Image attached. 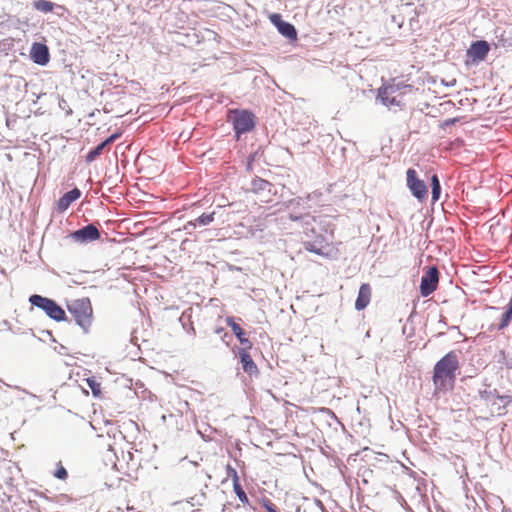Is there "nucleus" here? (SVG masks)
I'll return each mask as SVG.
<instances>
[{
	"label": "nucleus",
	"instance_id": "obj_26",
	"mask_svg": "<svg viewBox=\"0 0 512 512\" xmlns=\"http://www.w3.org/2000/svg\"><path fill=\"white\" fill-rule=\"evenodd\" d=\"M499 44L503 47H512V37L506 35V31H503L499 36Z\"/></svg>",
	"mask_w": 512,
	"mask_h": 512
},
{
	"label": "nucleus",
	"instance_id": "obj_13",
	"mask_svg": "<svg viewBox=\"0 0 512 512\" xmlns=\"http://www.w3.org/2000/svg\"><path fill=\"white\" fill-rule=\"evenodd\" d=\"M394 93L393 87H381L378 90L377 98L382 102L386 107H394L399 106L400 101L396 99V97L392 96Z\"/></svg>",
	"mask_w": 512,
	"mask_h": 512
},
{
	"label": "nucleus",
	"instance_id": "obj_9",
	"mask_svg": "<svg viewBox=\"0 0 512 512\" xmlns=\"http://www.w3.org/2000/svg\"><path fill=\"white\" fill-rule=\"evenodd\" d=\"M69 237L75 242L87 243L98 240L100 238V232L94 224H89L70 233Z\"/></svg>",
	"mask_w": 512,
	"mask_h": 512
},
{
	"label": "nucleus",
	"instance_id": "obj_34",
	"mask_svg": "<svg viewBox=\"0 0 512 512\" xmlns=\"http://www.w3.org/2000/svg\"><path fill=\"white\" fill-rule=\"evenodd\" d=\"M310 232H311V234H315V229H314V227H311ZM304 233L306 234V237H307V238H310V236H311V235H310V233H309V229H308V227H306V228H305Z\"/></svg>",
	"mask_w": 512,
	"mask_h": 512
},
{
	"label": "nucleus",
	"instance_id": "obj_14",
	"mask_svg": "<svg viewBox=\"0 0 512 512\" xmlns=\"http://www.w3.org/2000/svg\"><path fill=\"white\" fill-rule=\"evenodd\" d=\"M81 196V192L78 188H74L68 192H66L57 203V208L59 211L63 212L69 208V206L79 199Z\"/></svg>",
	"mask_w": 512,
	"mask_h": 512
},
{
	"label": "nucleus",
	"instance_id": "obj_32",
	"mask_svg": "<svg viewBox=\"0 0 512 512\" xmlns=\"http://www.w3.org/2000/svg\"><path fill=\"white\" fill-rule=\"evenodd\" d=\"M119 137H120L119 133H114L111 136H109L107 139H105L104 143L108 146L109 144L113 143Z\"/></svg>",
	"mask_w": 512,
	"mask_h": 512
},
{
	"label": "nucleus",
	"instance_id": "obj_8",
	"mask_svg": "<svg viewBox=\"0 0 512 512\" xmlns=\"http://www.w3.org/2000/svg\"><path fill=\"white\" fill-rule=\"evenodd\" d=\"M287 209L289 218L293 221L304 219L306 226H310L312 222L316 221L314 217H311L305 212V207L299 198L289 200L287 202Z\"/></svg>",
	"mask_w": 512,
	"mask_h": 512
},
{
	"label": "nucleus",
	"instance_id": "obj_27",
	"mask_svg": "<svg viewBox=\"0 0 512 512\" xmlns=\"http://www.w3.org/2000/svg\"><path fill=\"white\" fill-rule=\"evenodd\" d=\"M227 476L231 478L233 484L239 483V476L235 468H233L231 465H227L226 467Z\"/></svg>",
	"mask_w": 512,
	"mask_h": 512
},
{
	"label": "nucleus",
	"instance_id": "obj_20",
	"mask_svg": "<svg viewBox=\"0 0 512 512\" xmlns=\"http://www.w3.org/2000/svg\"><path fill=\"white\" fill-rule=\"evenodd\" d=\"M278 31L281 35L288 38L289 40H295L297 38V32L295 27L286 21L281 23V26H279Z\"/></svg>",
	"mask_w": 512,
	"mask_h": 512
},
{
	"label": "nucleus",
	"instance_id": "obj_16",
	"mask_svg": "<svg viewBox=\"0 0 512 512\" xmlns=\"http://www.w3.org/2000/svg\"><path fill=\"white\" fill-rule=\"evenodd\" d=\"M371 298V288L370 285L367 283H363L358 292V297L355 301V308L357 310H363L366 308L370 302Z\"/></svg>",
	"mask_w": 512,
	"mask_h": 512
},
{
	"label": "nucleus",
	"instance_id": "obj_35",
	"mask_svg": "<svg viewBox=\"0 0 512 512\" xmlns=\"http://www.w3.org/2000/svg\"><path fill=\"white\" fill-rule=\"evenodd\" d=\"M222 331H223V328H218V329H216V330H215V332H216L217 334H220Z\"/></svg>",
	"mask_w": 512,
	"mask_h": 512
},
{
	"label": "nucleus",
	"instance_id": "obj_4",
	"mask_svg": "<svg viewBox=\"0 0 512 512\" xmlns=\"http://www.w3.org/2000/svg\"><path fill=\"white\" fill-rule=\"evenodd\" d=\"M228 120L232 123L237 139L241 134L250 132L255 127V116L248 110H230Z\"/></svg>",
	"mask_w": 512,
	"mask_h": 512
},
{
	"label": "nucleus",
	"instance_id": "obj_29",
	"mask_svg": "<svg viewBox=\"0 0 512 512\" xmlns=\"http://www.w3.org/2000/svg\"><path fill=\"white\" fill-rule=\"evenodd\" d=\"M269 18L270 21L277 27V29L279 28V26H281V23L284 22V20H282L281 15L277 13L271 14Z\"/></svg>",
	"mask_w": 512,
	"mask_h": 512
},
{
	"label": "nucleus",
	"instance_id": "obj_10",
	"mask_svg": "<svg viewBox=\"0 0 512 512\" xmlns=\"http://www.w3.org/2000/svg\"><path fill=\"white\" fill-rule=\"evenodd\" d=\"M251 191L260 195L264 201L269 202L270 196L275 194L274 185L267 180L255 177L251 181Z\"/></svg>",
	"mask_w": 512,
	"mask_h": 512
},
{
	"label": "nucleus",
	"instance_id": "obj_23",
	"mask_svg": "<svg viewBox=\"0 0 512 512\" xmlns=\"http://www.w3.org/2000/svg\"><path fill=\"white\" fill-rule=\"evenodd\" d=\"M431 186H432V192H431L432 193V201L436 202L439 200L440 193H441V185H440V181H439L437 175L432 176Z\"/></svg>",
	"mask_w": 512,
	"mask_h": 512
},
{
	"label": "nucleus",
	"instance_id": "obj_21",
	"mask_svg": "<svg viewBox=\"0 0 512 512\" xmlns=\"http://www.w3.org/2000/svg\"><path fill=\"white\" fill-rule=\"evenodd\" d=\"M106 147L107 145L104 143V141L98 144L95 148L88 152V154L86 155V162L91 163L95 161L103 153V150Z\"/></svg>",
	"mask_w": 512,
	"mask_h": 512
},
{
	"label": "nucleus",
	"instance_id": "obj_30",
	"mask_svg": "<svg viewBox=\"0 0 512 512\" xmlns=\"http://www.w3.org/2000/svg\"><path fill=\"white\" fill-rule=\"evenodd\" d=\"M502 356L504 359V365L507 368L512 369V355L510 353L506 355L504 352H502Z\"/></svg>",
	"mask_w": 512,
	"mask_h": 512
},
{
	"label": "nucleus",
	"instance_id": "obj_17",
	"mask_svg": "<svg viewBox=\"0 0 512 512\" xmlns=\"http://www.w3.org/2000/svg\"><path fill=\"white\" fill-rule=\"evenodd\" d=\"M226 323L228 326L231 327L234 335L237 337V339L239 340L241 345H243V348H251L252 347L251 341L245 337V333H244L243 329L240 327L239 324H237L234 321L233 317H227Z\"/></svg>",
	"mask_w": 512,
	"mask_h": 512
},
{
	"label": "nucleus",
	"instance_id": "obj_22",
	"mask_svg": "<svg viewBox=\"0 0 512 512\" xmlns=\"http://www.w3.org/2000/svg\"><path fill=\"white\" fill-rule=\"evenodd\" d=\"M33 6L40 12L48 13L53 11L55 4L48 0H37L33 3Z\"/></svg>",
	"mask_w": 512,
	"mask_h": 512
},
{
	"label": "nucleus",
	"instance_id": "obj_12",
	"mask_svg": "<svg viewBox=\"0 0 512 512\" xmlns=\"http://www.w3.org/2000/svg\"><path fill=\"white\" fill-rule=\"evenodd\" d=\"M489 49V44L486 41H476L472 43L467 54L473 61H482L487 56Z\"/></svg>",
	"mask_w": 512,
	"mask_h": 512
},
{
	"label": "nucleus",
	"instance_id": "obj_3",
	"mask_svg": "<svg viewBox=\"0 0 512 512\" xmlns=\"http://www.w3.org/2000/svg\"><path fill=\"white\" fill-rule=\"evenodd\" d=\"M67 308L76 323L85 332H88L93 320V310L89 298L73 300L67 305Z\"/></svg>",
	"mask_w": 512,
	"mask_h": 512
},
{
	"label": "nucleus",
	"instance_id": "obj_2",
	"mask_svg": "<svg viewBox=\"0 0 512 512\" xmlns=\"http://www.w3.org/2000/svg\"><path fill=\"white\" fill-rule=\"evenodd\" d=\"M479 395L492 415L503 416L512 411L510 395H500L496 389L480 391Z\"/></svg>",
	"mask_w": 512,
	"mask_h": 512
},
{
	"label": "nucleus",
	"instance_id": "obj_15",
	"mask_svg": "<svg viewBox=\"0 0 512 512\" xmlns=\"http://www.w3.org/2000/svg\"><path fill=\"white\" fill-rule=\"evenodd\" d=\"M248 349L249 348H240L238 351V354H239V358H240V362L242 364L243 370L246 373L252 375L254 373H257L258 369H257V366L254 363L252 357L248 353V351H247Z\"/></svg>",
	"mask_w": 512,
	"mask_h": 512
},
{
	"label": "nucleus",
	"instance_id": "obj_6",
	"mask_svg": "<svg viewBox=\"0 0 512 512\" xmlns=\"http://www.w3.org/2000/svg\"><path fill=\"white\" fill-rule=\"evenodd\" d=\"M439 272L436 266H431L422 275L420 283V294L423 297H428L432 294L438 286Z\"/></svg>",
	"mask_w": 512,
	"mask_h": 512
},
{
	"label": "nucleus",
	"instance_id": "obj_25",
	"mask_svg": "<svg viewBox=\"0 0 512 512\" xmlns=\"http://www.w3.org/2000/svg\"><path fill=\"white\" fill-rule=\"evenodd\" d=\"M87 384L90 387V389L92 390V393L94 396L100 395V393H101L100 383H98L94 379H87Z\"/></svg>",
	"mask_w": 512,
	"mask_h": 512
},
{
	"label": "nucleus",
	"instance_id": "obj_5",
	"mask_svg": "<svg viewBox=\"0 0 512 512\" xmlns=\"http://www.w3.org/2000/svg\"><path fill=\"white\" fill-rule=\"evenodd\" d=\"M29 302L42 309L51 319L55 321H63L66 318L65 311L52 299L43 297L41 295H31Z\"/></svg>",
	"mask_w": 512,
	"mask_h": 512
},
{
	"label": "nucleus",
	"instance_id": "obj_31",
	"mask_svg": "<svg viewBox=\"0 0 512 512\" xmlns=\"http://www.w3.org/2000/svg\"><path fill=\"white\" fill-rule=\"evenodd\" d=\"M263 504L268 512H278L276 507L269 500L264 501Z\"/></svg>",
	"mask_w": 512,
	"mask_h": 512
},
{
	"label": "nucleus",
	"instance_id": "obj_18",
	"mask_svg": "<svg viewBox=\"0 0 512 512\" xmlns=\"http://www.w3.org/2000/svg\"><path fill=\"white\" fill-rule=\"evenodd\" d=\"M325 243V238L321 234H318L315 236L314 240H305L304 247L307 251H310L318 255H322L323 249L325 248Z\"/></svg>",
	"mask_w": 512,
	"mask_h": 512
},
{
	"label": "nucleus",
	"instance_id": "obj_11",
	"mask_svg": "<svg viewBox=\"0 0 512 512\" xmlns=\"http://www.w3.org/2000/svg\"><path fill=\"white\" fill-rule=\"evenodd\" d=\"M30 56L34 63L41 66L46 65L50 60L47 46L41 43H34L32 45Z\"/></svg>",
	"mask_w": 512,
	"mask_h": 512
},
{
	"label": "nucleus",
	"instance_id": "obj_33",
	"mask_svg": "<svg viewBox=\"0 0 512 512\" xmlns=\"http://www.w3.org/2000/svg\"><path fill=\"white\" fill-rule=\"evenodd\" d=\"M457 122V119L456 118H451V119H447L445 122H444V126H449V125H453Z\"/></svg>",
	"mask_w": 512,
	"mask_h": 512
},
{
	"label": "nucleus",
	"instance_id": "obj_19",
	"mask_svg": "<svg viewBox=\"0 0 512 512\" xmlns=\"http://www.w3.org/2000/svg\"><path fill=\"white\" fill-rule=\"evenodd\" d=\"M214 215H215V212L203 213L196 219L187 222V224L185 225L184 228L186 230H188V229H195L197 226H207L214 221Z\"/></svg>",
	"mask_w": 512,
	"mask_h": 512
},
{
	"label": "nucleus",
	"instance_id": "obj_24",
	"mask_svg": "<svg viewBox=\"0 0 512 512\" xmlns=\"http://www.w3.org/2000/svg\"><path fill=\"white\" fill-rule=\"evenodd\" d=\"M233 489H234V492L235 494L237 495L238 499L243 503V504H246L249 502L248 500V497L245 493V491L243 490L240 482L239 483H236V484H233Z\"/></svg>",
	"mask_w": 512,
	"mask_h": 512
},
{
	"label": "nucleus",
	"instance_id": "obj_1",
	"mask_svg": "<svg viewBox=\"0 0 512 512\" xmlns=\"http://www.w3.org/2000/svg\"><path fill=\"white\" fill-rule=\"evenodd\" d=\"M459 369L458 356L454 351L447 353L434 366L433 383L436 391H448L453 388Z\"/></svg>",
	"mask_w": 512,
	"mask_h": 512
},
{
	"label": "nucleus",
	"instance_id": "obj_7",
	"mask_svg": "<svg viewBox=\"0 0 512 512\" xmlns=\"http://www.w3.org/2000/svg\"><path fill=\"white\" fill-rule=\"evenodd\" d=\"M406 175L407 187L411 191L412 195L419 201L424 200L428 194V189L424 181L417 177V172L412 168L407 170Z\"/></svg>",
	"mask_w": 512,
	"mask_h": 512
},
{
	"label": "nucleus",
	"instance_id": "obj_28",
	"mask_svg": "<svg viewBox=\"0 0 512 512\" xmlns=\"http://www.w3.org/2000/svg\"><path fill=\"white\" fill-rule=\"evenodd\" d=\"M54 476L58 479L65 480L68 476V473H67V470L63 466L60 465L56 469Z\"/></svg>",
	"mask_w": 512,
	"mask_h": 512
}]
</instances>
